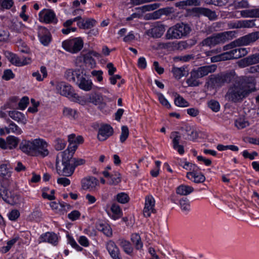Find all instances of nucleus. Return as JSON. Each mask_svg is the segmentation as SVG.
I'll return each mask as SVG.
<instances>
[{"label":"nucleus","instance_id":"19","mask_svg":"<svg viewBox=\"0 0 259 259\" xmlns=\"http://www.w3.org/2000/svg\"><path fill=\"white\" fill-rule=\"evenodd\" d=\"M165 30V27L163 25L157 23L155 24L152 28L146 31V34L148 36L152 37L159 38L162 35Z\"/></svg>","mask_w":259,"mask_h":259},{"label":"nucleus","instance_id":"42","mask_svg":"<svg viewBox=\"0 0 259 259\" xmlns=\"http://www.w3.org/2000/svg\"><path fill=\"white\" fill-rule=\"evenodd\" d=\"M244 17L259 18V8L244 10Z\"/></svg>","mask_w":259,"mask_h":259},{"label":"nucleus","instance_id":"40","mask_svg":"<svg viewBox=\"0 0 259 259\" xmlns=\"http://www.w3.org/2000/svg\"><path fill=\"white\" fill-rule=\"evenodd\" d=\"M7 141L8 149H12L17 147L19 139L13 136H9L7 138Z\"/></svg>","mask_w":259,"mask_h":259},{"label":"nucleus","instance_id":"8","mask_svg":"<svg viewBox=\"0 0 259 259\" xmlns=\"http://www.w3.org/2000/svg\"><path fill=\"white\" fill-rule=\"evenodd\" d=\"M99 185L98 180L93 176H88L83 178L81 181L82 189L89 191H95L97 186Z\"/></svg>","mask_w":259,"mask_h":259},{"label":"nucleus","instance_id":"24","mask_svg":"<svg viewBox=\"0 0 259 259\" xmlns=\"http://www.w3.org/2000/svg\"><path fill=\"white\" fill-rule=\"evenodd\" d=\"M12 169L9 162L0 164V177L3 178L5 181L8 180L11 177ZM6 183L7 184V182Z\"/></svg>","mask_w":259,"mask_h":259},{"label":"nucleus","instance_id":"49","mask_svg":"<svg viewBox=\"0 0 259 259\" xmlns=\"http://www.w3.org/2000/svg\"><path fill=\"white\" fill-rule=\"evenodd\" d=\"M98 230L102 232L106 236L108 237L111 236L112 234V230L108 225L100 224L98 228Z\"/></svg>","mask_w":259,"mask_h":259},{"label":"nucleus","instance_id":"23","mask_svg":"<svg viewBox=\"0 0 259 259\" xmlns=\"http://www.w3.org/2000/svg\"><path fill=\"white\" fill-rule=\"evenodd\" d=\"M201 78L196 69H193L187 78L186 83L189 87H197L200 84L199 78Z\"/></svg>","mask_w":259,"mask_h":259},{"label":"nucleus","instance_id":"62","mask_svg":"<svg viewBox=\"0 0 259 259\" xmlns=\"http://www.w3.org/2000/svg\"><path fill=\"white\" fill-rule=\"evenodd\" d=\"M2 77L6 80H9L14 77V74L13 73L11 70L7 69L4 71Z\"/></svg>","mask_w":259,"mask_h":259},{"label":"nucleus","instance_id":"5","mask_svg":"<svg viewBox=\"0 0 259 259\" xmlns=\"http://www.w3.org/2000/svg\"><path fill=\"white\" fill-rule=\"evenodd\" d=\"M226 99L233 102H240L243 99V79L239 78L231 84L225 96Z\"/></svg>","mask_w":259,"mask_h":259},{"label":"nucleus","instance_id":"61","mask_svg":"<svg viewBox=\"0 0 259 259\" xmlns=\"http://www.w3.org/2000/svg\"><path fill=\"white\" fill-rule=\"evenodd\" d=\"M29 103V98L27 97H23L18 103L19 108L24 110Z\"/></svg>","mask_w":259,"mask_h":259},{"label":"nucleus","instance_id":"12","mask_svg":"<svg viewBox=\"0 0 259 259\" xmlns=\"http://www.w3.org/2000/svg\"><path fill=\"white\" fill-rule=\"evenodd\" d=\"M75 62L76 65L79 66H81L82 63L85 64L90 68H93L96 65L95 60L91 56V54L88 53L77 57Z\"/></svg>","mask_w":259,"mask_h":259},{"label":"nucleus","instance_id":"33","mask_svg":"<svg viewBox=\"0 0 259 259\" xmlns=\"http://www.w3.org/2000/svg\"><path fill=\"white\" fill-rule=\"evenodd\" d=\"M259 39V31L253 32L244 36V46L249 45Z\"/></svg>","mask_w":259,"mask_h":259},{"label":"nucleus","instance_id":"26","mask_svg":"<svg viewBox=\"0 0 259 259\" xmlns=\"http://www.w3.org/2000/svg\"><path fill=\"white\" fill-rule=\"evenodd\" d=\"M217 65L212 64L198 67L196 70L199 76L202 78L209 73L214 72L217 69Z\"/></svg>","mask_w":259,"mask_h":259},{"label":"nucleus","instance_id":"15","mask_svg":"<svg viewBox=\"0 0 259 259\" xmlns=\"http://www.w3.org/2000/svg\"><path fill=\"white\" fill-rule=\"evenodd\" d=\"M106 248L112 259H122L120 250L114 241H108L106 244Z\"/></svg>","mask_w":259,"mask_h":259},{"label":"nucleus","instance_id":"55","mask_svg":"<svg viewBox=\"0 0 259 259\" xmlns=\"http://www.w3.org/2000/svg\"><path fill=\"white\" fill-rule=\"evenodd\" d=\"M129 135V131L127 126H122L121 127V133L120 136V141L121 143L124 142V141L128 138Z\"/></svg>","mask_w":259,"mask_h":259},{"label":"nucleus","instance_id":"44","mask_svg":"<svg viewBox=\"0 0 259 259\" xmlns=\"http://www.w3.org/2000/svg\"><path fill=\"white\" fill-rule=\"evenodd\" d=\"M175 99V104L176 106L181 107H186L189 106L188 102L180 95L176 94Z\"/></svg>","mask_w":259,"mask_h":259},{"label":"nucleus","instance_id":"4","mask_svg":"<svg viewBox=\"0 0 259 259\" xmlns=\"http://www.w3.org/2000/svg\"><path fill=\"white\" fill-rule=\"evenodd\" d=\"M191 30L189 24L183 22L178 23L168 29L166 37L168 39L181 38L187 36Z\"/></svg>","mask_w":259,"mask_h":259},{"label":"nucleus","instance_id":"25","mask_svg":"<svg viewBox=\"0 0 259 259\" xmlns=\"http://www.w3.org/2000/svg\"><path fill=\"white\" fill-rule=\"evenodd\" d=\"M9 116L18 123L25 124L27 122V118L25 115L18 111H10L8 113Z\"/></svg>","mask_w":259,"mask_h":259},{"label":"nucleus","instance_id":"43","mask_svg":"<svg viewBox=\"0 0 259 259\" xmlns=\"http://www.w3.org/2000/svg\"><path fill=\"white\" fill-rule=\"evenodd\" d=\"M223 76L225 83H229L232 80L235 82L236 80H239V78H241V77H238L236 76L235 72L234 71L226 73L223 75Z\"/></svg>","mask_w":259,"mask_h":259},{"label":"nucleus","instance_id":"34","mask_svg":"<svg viewBox=\"0 0 259 259\" xmlns=\"http://www.w3.org/2000/svg\"><path fill=\"white\" fill-rule=\"evenodd\" d=\"M77 148V145L75 143H69L68 147L66 150L63 152L59 153V156H67L68 155H71V157H73L74 153Z\"/></svg>","mask_w":259,"mask_h":259},{"label":"nucleus","instance_id":"21","mask_svg":"<svg viewBox=\"0 0 259 259\" xmlns=\"http://www.w3.org/2000/svg\"><path fill=\"white\" fill-rule=\"evenodd\" d=\"M170 138L172 139V146L173 148L177 150L180 154H183L185 152L184 147L180 145V141L181 139V137L179 133L177 132H173L171 134Z\"/></svg>","mask_w":259,"mask_h":259},{"label":"nucleus","instance_id":"2","mask_svg":"<svg viewBox=\"0 0 259 259\" xmlns=\"http://www.w3.org/2000/svg\"><path fill=\"white\" fill-rule=\"evenodd\" d=\"M71 155L67 156H59L58 154L56 159V168L58 175L64 177H70L74 172V169L71 162Z\"/></svg>","mask_w":259,"mask_h":259},{"label":"nucleus","instance_id":"18","mask_svg":"<svg viewBox=\"0 0 259 259\" xmlns=\"http://www.w3.org/2000/svg\"><path fill=\"white\" fill-rule=\"evenodd\" d=\"M88 102L98 106L100 109L105 108L106 104L103 101V98L101 94L96 93L88 95Z\"/></svg>","mask_w":259,"mask_h":259},{"label":"nucleus","instance_id":"13","mask_svg":"<svg viewBox=\"0 0 259 259\" xmlns=\"http://www.w3.org/2000/svg\"><path fill=\"white\" fill-rule=\"evenodd\" d=\"M11 63L17 66H22L28 64L30 63V59L28 58H20L16 54L11 52H8L7 56Z\"/></svg>","mask_w":259,"mask_h":259},{"label":"nucleus","instance_id":"1","mask_svg":"<svg viewBox=\"0 0 259 259\" xmlns=\"http://www.w3.org/2000/svg\"><path fill=\"white\" fill-rule=\"evenodd\" d=\"M49 145L44 140L36 139L32 141H23L20 149L25 153L33 156L45 157L49 154Z\"/></svg>","mask_w":259,"mask_h":259},{"label":"nucleus","instance_id":"16","mask_svg":"<svg viewBox=\"0 0 259 259\" xmlns=\"http://www.w3.org/2000/svg\"><path fill=\"white\" fill-rule=\"evenodd\" d=\"M155 200L152 196L148 195L145 197V207L143 210L144 215L149 217L151 213H154Z\"/></svg>","mask_w":259,"mask_h":259},{"label":"nucleus","instance_id":"54","mask_svg":"<svg viewBox=\"0 0 259 259\" xmlns=\"http://www.w3.org/2000/svg\"><path fill=\"white\" fill-rule=\"evenodd\" d=\"M116 198L118 202L122 204L127 202L129 200V197L127 194L123 192L117 194Z\"/></svg>","mask_w":259,"mask_h":259},{"label":"nucleus","instance_id":"20","mask_svg":"<svg viewBox=\"0 0 259 259\" xmlns=\"http://www.w3.org/2000/svg\"><path fill=\"white\" fill-rule=\"evenodd\" d=\"M38 36L40 42L44 46H48L51 41L50 32L44 27H38Z\"/></svg>","mask_w":259,"mask_h":259},{"label":"nucleus","instance_id":"32","mask_svg":"<svg viewBox=\"0 0 259 259\" xmlns=\"http://www.w3.org/2000/svg\"><path fill=\"white\" fill-rule=\"evenodd\" d=\"M78 20L77 25L79 27L83 29H90L94 27L96 23V20L93 19H87L86 20Z\"/></svg>","mask_w":259,"mask_h":259},{"label":"nucleus","instance_id":"50","mask_svg":"<svg viewBox=\"0 0 259 259\" xmlns=\"http://www.w3.org/2000/svg\"><path fill=\"white\" fill-rule=\"evenodd\" d=\"M63 114L69 118L75 119L77 117V111L74 109L65 107L63 109Z\"/></svg>","mask_w":259,"mask_h":259},{"label":"nucleus","instance_id":"22","mask_svg":"<svg viewBox=\"0 0 259 259\" xmlns=\"http://www.w3.org/2000/svg\"><path fill=\"white\" fill-rule=\"evenodd\" d=\"M255 91V80L254 78L244 77V97L247 96L250 93Z\"/></svg>","mask_w":259,"mask_h":259},{"label":"nucleus","instance_id":"48","mask_svg":"<svg viewBox=\"0 0 259 259\" xmlns=\"http://www.w3.org/2000/svg\"><path fill=\"white\" fill-rule=\"evenodd\" d=\"M183 167L186 170H189L190 172H198L200 170V168L195 164H193L191 162L186 161L184 162V164L182 165Z\"/></svg>","mask_w":259,"mask_h":259},{"label":"nucleus","instance_id":"31","mask_svg":"<svg viewBox=\"0 0 259 259\" xmlns=\"http://www.w3.org/2000/svg\"><path fill=\"white\" fill-rule=\"evenodd\" d=\"M80 73L78 70L68 69L65 71L64 76L69 81L75 82Z\"/></svg>","mask_w":259,"mask_h":259},{"label":"nucleus","instance_id":"52","mask_svg":"<svg viewBox=\"0 0 259 259\" xmlns=\"http://www.w3.org/2000/svg\"><path fill=\"white\" fill-rule=\"evenodd\" d=\"M168 13L167 9H161L152 13L150 15V19H159L162 15L166 14Z\"/></svg>","mask_w":259,"mask_h":259},{"label":"nucleus","instance_id":"46","mask_svg":"<svg viewBox=\"0 0 259 259\" xmlns=\"http://www.w3.org/2000/svg\"><path fill=\"white\" fill-rule=\"evenodd\" d=\"M18 237H15L11 240H9L7 243V245L1 248V252L4 253L8 252L13 245L18 241Z\"/></svg>","mask_w":259,"mask_h":259},{"label":"nucleus","instance_id":"38","mask_svg":"<svg viewBox=\"0 0 259 259\" xmlns=\"http://www.w3.org/2000/svg\"><path fill=\"white\" fill-rule=\"evenodd\" d=\"M184 131L186 134L189 136V139L190 140H194L198 137L197 132L190 125H186L184 128Z\"/></svg>","mask_w":259,"mask_h":259},{"label":"nucleus","instance_id":"51","mask_svg":"<svg viewBox=\"0 0 259 259\" xmlns=\"http://www.w3.org/2000/svg\"><path fill=\"white\" fill-rule=\"evenodd\" d=\"M180 205L182 211L187 213L190 209V203L187 198L182 199L180 200Z\"/></svg>","mask_w":259,"mask_h":259},{"label":"nucleus","instance_id":"60","mask_svg":"<svg viewBox=\"0 0 259 259\" xmlns=\"http://www.w3.org/2000/svg\"><path fill=\"white\" fill-rule=\"evenodd\" d=\"M158 100L160 103L166 108H170V104L167 100V99L164 97L163 94L160 93L158 95Z\"/></svg>","mask_w":259,"mask_h":259},{"label":"nucleus","instance_id":"45","mask_svg":"<svg viewBox=\"0 0 259 259\" xmlns=\"http://www.w3.org/2000/svg\"><path fill=\"white\" fill-rule=\"evenodd\" d=\"M13 0H0V9L2 10H10L14 5Z\"/></svg>","mask_w":259,"mask_h":259},{"label":"nucleus","instance_id":"3","mask_svg":"<svg viewBox=\"0 0 259 259\" xmlns=\"http://www.w3.org/2000/svg\"><path fill=\"white\" fill-rule=\"evenodd\" d=\"M235 31H228L221 32L208 37L203 39L201 44L202 46L213 47L218 45L224 44L235 37Z\"/></svg>","mask_w":259,"mask_h":259},{"label":"nucleus","instance_id":"28","mask_svg":"<svg viewBox=\"0 0 259 259\" xmlns=\"http://www.w3.org/2000/svg\"><path fill=\"white\" fill-rule=\"evenodd\" d=\"M187 177L189 180L192 181L195 183H200L204 182L205 177L201 172H188L187 174Z\"/></svg>","mask_w":259,"mask_h":259},{"label":"nucleus","instance_id":"35","mask_svg":"<svg viewBox=\"0 0 259 259\" xmlns=\"http://www.w3.org/2000/svg\"><path fill=\"white\" fill-rule=\"evenodd\" d=\"M69 99L82 105H85L88 103V95L86 96H79L74 92L73 93L72 96L70 97Z\"/></svg>","mask_w":259,"mask_h":259},{"label":"nucleus","instance_id":"6","mask_svg":"<svg viewBox=\"0 0 259 259\" xmlns=\"http://www.w3.org/2000/svg\"><path fill=\"white\" fill-rule=\"evenodd\" d=\"M83 41L80 37L68 39L62 42V47L66 51L72 54L79 52L83 48Z\"/></svg>","mask_w":259,"mask_h":259},{"label":"nucleus","instance_id":"36","mask_svg":"<svg viewBox=\"0 0 259 259\" xmlns=\"http://www.w3.org/2000/svg\"><path fill=\"white\" fill-rule=\"evenodd\" d=\"M194 189L191 186L182 185L177 189V193L181 195H187L192 193Z\"/></svg>","mask_w":259,"mask_h":259},{"label":"nucleus","instance_id":"10","mask_svg":"<svg viewBox=\"0 0 259 259\" xmlns=\"http://www.w3.org/2000/svg\"><path fill=\"white\" fill-rule=\"evenodd\" d=\"M40 21L46 23H57V19L55 13L51 10L44 9L38 14Z\"/></svg>","mask_w":259,"mask_h":259},{"label":"nucleus","instance_id":"39","mask_svg":"<svg viewBox=\"0 0 259 259\" xmlns=\"http://www.w3.org/2000/svg\"><path fill=\"white\" fill-rule=\"evenodd\" d=\"M120 181L121 178L120 174L117 171H115L109 177L108 183L109 185H116L120 183Z\"/></svg>","mask_w":259,"mask_h":259},{"label":"nucleus","instance_id":"53","mask_svg":"<svg viewBox=\"0 0 259 259\" xmlns=\"http://www.w3.org/2000/svg\"><path fill=\"white\" fill-rule=\"evenodd\" d=\"M66 141L61 138H57L55 141V148L59 151L63 149L66 146Z\"/></svg>","mask_w":259,"mask_h":259},{"label":"nucleus","instance_id":"47","mask_svg":"<svg viewBox=\"0 0 259 259\" xmlns=\"http://www.w3.org/2000/svg\"><path fill=\"white\" fill-rule=\"evenodd\" d=\"M202 15L208 17L210 20H214L218 17L215 11L205 8H204Z\"/></svg>","mask_w":259,"mask_h":259},{"label":"nucleus","instance_id":"58","mask_svg":"<svg viewBox=\"0 0 259 259\" xmlns=\"http://www.w3.org/2000/svg\"><path fill=\"white\" fill-rule=\"evenodd\" d=\"M242 48H234L232 50L230 51L233 59H236L240 58L242 57Z\"/></svg>","mask_w":259,"mask_h":259},{"label":"nucleus","instance_id":"41","mask_svg":"<svg viewBox=\"0 0 259 259\" xmlns=\"http://www.w3.org/2000/svg\"><path fill=\"white\" fill-rule=\"evenodd\" d=\"M111 210L113 212L112 218L115 220L119 219L122 214L121 210L119 206L116 204H113L112 205Z\"/></svg>","mask_w":259,"mask_h":259},{"label":"nucleus","instance_id":"29","mask_svg":"<svg viewBox=\"0 0 259 259\" xmlns=\"http://www.w3.org/2000/svg\"><path fill=\"white\" fill-rule=\"evenodd\" d=\"M187 67L182 66L181 67H173L171 72L174 76L177 79H179L183 76L188 74V71L186 69Z\"/></svg>","mask_w":259,"mask_h":259},{"label":"nucleus","instance_id":"9","mask_svg":"<svg viewBox=\"0 0 259 259\" xmlns=\"http://www.w3.org/2000/svg\"><path fill=\"white\" fill-rule=\"evenodd\" d=\"M56 93L68 97L72 95L74 90L72 87L67 83L64 81L57 82L56 83Z\"/></svg>","mask_w":259,"mask_h":259},{"label":"nucleus","instance_id":"14","mask_svg":"<svg viewBox=\"0 0 259 259\" xmlns=\"http://www.w3.org/2000/svg\"><path fill=\"white\" fill-rule=\"evenodd\" d=\"M38 243L47 242L56 246L58 242V237L54 232H48L42 234L38 239Z\"/></svg>","mask_w":259,"mask_h":259},{"label":"nucleus","instance_id":"11","mask_svg":"<svg viewBox=\"0 0 259 259\" xmlns=\"http://www.w3.org/2000/svg\"><path fill=\"white\" fill-rule=\"evenodd\" d=\"M75 83L81 90L84 91H91L93 84L92 80L89 79L82 72H81L78 76Z\"/></svg>","mask_w":259,"mask_h":259},{"label":"nucleus","instance_id":"27","mask_svg":"<svg viewBox=\"0 0 259 259\" xmlns=\"http://www.w3.org/2000/svg\"><path fill=\"white\" fill-rule=\"evenodd\" d=\"M117 243L126 254L132 255L134 248L130 241L123 238H120L117 241Z\"/></svg>","mask_w":259,"mask_h":259},{"label":"nucleus","instance_id":"63","mask_svg":"<svg viewBox=\"0 0 259 259\" xmlns=\"http://www.w3.org/2000/svg\"><path fill=\"white\" fill-rule=\"evenodd\" d=\"M80 216V213L78 210L72 211L68 214V218L72 221L77 220Z\"/></svg>","mask_w":259,"mask_h":259},{"label":"nucleus","instance_id":"64","mask_svg":"<svg viewBox=\"0 0 259 259\" xmlns=\"http://www.w3.org/2000/svg\"><path fill=\"white\" fill-rule=\"evenodd\" d=\"M20 215L19 211L18 210H12L9 214V219L11 221H16Z\"/></svg>","mask_w":259,"mask_h":259},{"label":"nucleus","instance_id":"37","mask_svg":"<svg viewBox=\"0 0 259 259\" xmlns=\"http://www.w3.org/2000/svg\"><path fill=\"white\" fill-rule=\"evenodd\" d=\"M131 239L137 250L142 248L143 245L141 241V237L139 234L134 233L132 234Z\"/></svg>","mask_w":259,"mask_h":259},{"label":"nucleus","instance_id":"56","mask_svg":"<svg viewBox=\"0 0 259 259\" xmlns=\"http://www.w3.org/2000/svg\"><path fill=\"white\" fill-rule=\"evenodd\" d=\"M207 104L209 108H210L213 112H217L220 110V106L218 101L212 100L209 101Z\"/></svg>","mask_w":259,"mask_h":259},{"label":"nucleus","instance_id":"30","mask_svg":"<svg viewBox=\"0 0 259 259\" xmlns=\"http://www.w3.org/2000/svg\"><path fill=\"white\" fill-rule=\"evenodd\" d=\"M259 63V53L253 54L244 58V67Z\"/></svg>","mask_w":259,"mask_h":259},{"label":"nucleus","instance_id":"17","mask_svg":"<svg viewBox=\"0 0 259 259\" xmlns=\"http://www.w3.org/2000/svg\"><path fill=\"white\" fill-rule=\"evenodd\" d=\"M113 134V128L109 125L105 124L99 128L97 137L99 141H104L111 136Z\"/></svg>","mask_w":259,"mask_h":259},{"label":"nucleus","instance_id":"57","mask_svg":"<svg viewBox=\"0 0 259 259\" xmlns=\"http://www.w3.org/2000/svg\"><path fill=\"white\" fill-rule=\"evenodd\" d=\"M9 122H10L9 126H10L12 133L17 135H20L22 133L21 129L13 121L9 120Z\"/></svg>","mask_w":259,"mask_h":259},{"label":"nucleus","instance_id":"7","mask_svg":"<svg viewBox=\"0 0 259 259\" xmlns=\"http://www.w3.org/2000/svg\"><path fill=\"white\" fill-rule=\"evenodd\" d=\"M1 197L8 204L14 205L15 203L11 192L9 191L8 185L5 180L0 181V198Z\"/></svg>","mask_w":259,"mask_h":259},{"label":"nucleus","instance_id":"59","mask_svg":"<svg viewBox=\"0 0 259 259\" xmlns=\"http://www.w3.org/2000/svg\"><path fill=\"white\" fill-rule=\"evenodd\" d=\"M70 160L74 169L77 166L83 165L85 163V160L84 159L74 158L72 157Z\"/></svg>","mask_w":259,"mask_h":259}]
</instances>
